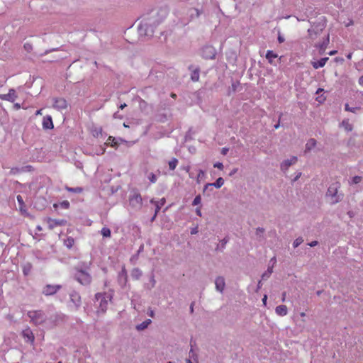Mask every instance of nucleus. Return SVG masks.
<instances>
[{"label": "nucleus", "instance_id": "nucleus-1", "mask_svg": "<svg viewBox=\"0 0 363 363\" xmlns=\"http://www.w3.org/2000/svg\"><path fill=\"white\" fill-rule=\"evenodd\" d=\"M168 9L166 7L154 9L142 16L138 26L140 36L152 37L155 28L167 16Z\"/></svg>", "mask_w": 363, "mask_h": 363}, {"label": "nucleus", "instance_id": "nucleus-2", "mask_svg": "<svg viewBox=\"0 0 363 363\" xmlns=\"http://www.w3.org/2000/svg\"><path fill=\"white\" fill-rule=\"evenodd\" d=\"M91 262H89L88 265H86L84 267V269H82V267L79 268V267H78L76 269V272L74 274V279L82 285L87 286L89 285L91 282V276L86 271V269L89 268Z\"/></svg>", "mask_w": 363, "mask_h": 363}, {"label": "nucleus", "instance_id": "nucleus-3", "mask_svg": "<svg viewBox=\"0 0 363 363\" xmlns=\"http://www.w3.org/2000/svg\"><path fill=\"white\" fill-rule=\"evenodd\" d=\"M111 295H108L106 293H97L95 294L96 301L98 302L96 313H104L108 308V301H111Z\"/></svg>", "mask_w": 363, "mask_h": 363}, {"label": "nucleus", "instance_id": "nucleus-4", "mask_svg": "<svg viewBox=\"0 0 363 363\" xmlns=\"http://www.w3.org/2000/svg\"><path fill=\"white\" fill-rule=\"evenodd\" d=\"M340 187V184L339 182H335L330 184L328 189L326 196L330 198L332 203H336L342 199L343 195L338 194Z\"/></svg>", "mask_w": 363, "mask_h": 363}, {"label": "nucleus", "instance_id": "nucleus-5", "mask_svg": "<svg viewBox=\"0 0 363 363\" xmlns=\"http://www.w3.org/2000/svg\"><path fill=\"white\" fill-rule=\"evenodd\" d=\"M28 316L35 325H40L46 320V315L42 311H30L28 312Z\"/></svg>", "mask_w": 363, "mask_h": 363}, {"label": "nucleus", "instance_id": "nucleus-6", "mask_svg": "<svg viewBox=\"0 0 363 363\" xmlns=\"http://www.w3.org/2000/svg\"><path fill=\"white\" fill-rule=\"evenodd\" d=\"M129 204L135 210H140L143 205V199L138 192H133L129 196Z\"/></svg>", "mask_w": 363, "mask_h": 363}, {"label": "nucleus", "instance_id": "nucleus-7", "mask_svg": "<svg viewBox=\"0 0 363 363\" xmlns=\"http://www.w3.org/2000/svg\"><path fill=\"white\" fill-rule=\"evenodd\" d=\"M325 28L323 23H318L317 25H313L311 28L308 30V35L311 38L315 39L317 35H320V33Z\"/></svg>", "mask_w": 363, "mask_h": 363}, {"label": "nucleus", "instance_id": "nucleus-8", "mask_svg": "<svg viewBox=\"0 0 363 363\" xmlns=\"http://www.w3.org/2000/svg\"><path fill=\"white\" fill-rule=\"evenodd\" d=\"M118 283L122 289H125L128 284V273L125 266L122 267L118 274Z\"/></svg>", "mask_w": 363, "mask_h": 363}, {"label": "nucleus", "instance_id": "nucleus-9", "mask_svg": "<svg viewBox=\"0 0 363 363\" xmlns=\"http://www.w3.org/2000/svg\"><path fill=\"white\" fill-rule=\"evenodd\" d=\"M202 57L205 59H213L216 57V51L211 45L204 46L202 48Z\"/></svg>", "mask_w": 363, "mask_h": 363}, {"label": "nucleus", "instance_id": "nucleus-10", "mask_svg": "<svg viewBox=\"0 0 363 363\" xmlns=\"http://www.w3.org/2000/svg\"><path fill=\"white\" fill-rule=\"evenodd\" d=\"M62 288L61 285H51L47 284L43 289L42 293L45 296H51L55 294L60 289Z\"/></svg>", "mask_w": 363, "mask_h": 363}, {"label": "nucleus", "instance_id": "nucleus-11", "mask_svg": "<svg viewBox=\"0 0 363 363\" xmlns=\"http://www.w3.org/2000/svg\"><path fill=\"white\" fill-rule=\"evenodd\" d=\"M67 102L63 98H54L53 107L57 111H62L67 108Z\"/></svg>", "mask_w": 363, "mask_h": 363}, {"label": "nucleus", "instance_id": "nucleus-12", "mask_svg": "<svg viewBox=\"0 0 363 363\" xmlns=\"http://www.w3.org/2000/svg\"><path fill=\"white\" fill-rule=\"evenodd\" d=\"M224 184V180L222 177H219L216 179V181L214 182V183H208L206 184L205 186H204V188H203V193H205L206 191L210 190V191H212L213 190V186L217 188V189H219Z\"/></svg>", "mask_w": 363, "mask_h": 363}, {"label": "nucleus", "instance_id": "nucleus-13", "mask_svg": "<svg viewBox=\"0 0 363 363\" xmlns=\"http://www.w3.org/2000/svg\"><path fill=\"white\" fill-rule=\"evenodd\" d=\"M69 298L71 302L74 305V310H78L82 303L81 296H79V294L76 291H72L69 294Z\"/></svg>", "mask_w": 363, "mask_h": 363}, {"label": "nucleus", "instance_id": "nucleus-14", "mask_svg": "<svg viewBox=\"0 0 363 363\" xmlns=\"http://www.w3.org/2000/svg\"><path fill=\"white\" fill-rule=\"evenodd\" d=\"M297 160H298V158L296 156H292L290 159L284 160L281 163V165H280V168H281V171H283L284 172L286 171H287L289 167L291 165L294 164L297 162Z\"/></svg>", "mask_w": 363, "mask_h": 363}, {"label": "nucleus", "instance_id": "nucleus-15", "mask_svg": "<svg viewBox=\"0 0 363 363\" xmlns=\"http://www.w3.org/2000/svg\"><path fill=\"white\" fill-rule=\"evenodd\" d=\"M17 98L16 91L13 89H10L8 94H0V99L13 102Z\"/></svg>", "mask_w": 363, "mask_h": 363}, {"label": "nucleus", "instance_id": "nucleus-16", "mask_svg": "<svg viewBox=\"0 0 363 363\" xmlns=\"http://www.w3.org/2000/svg\"><path fill=\"white\" fill-rule=\"evenodd\" d=\"M67 221L64 219L48 218V223L50 229H53L56 226H62L66 224Z\"/></svg>", "mask_w": 363, "mask_h": 363}, {"label": "nucleus", "instance_id": "nucleus-17", "mask_svg": "<svg viewBox=\"0 0 363 363\" xmlns=\"http://www.w3.org/2000/svg\"><path fill=\"white\" fill-rule=\"evenodd\" d=\"M22 335L26 342L32 344L34 342L35 337L32 330L29 328L23 330Z\"/></svg>", "mask_w": 363, "mask_h": 363}, {"label": "nucleus", "instance_id": "nucleus-18", "mask_svg": "<svg viewBox=\"0 0 363 363\" xmlns=\"http://www.w3.org/2000/svg\"><path fill=\"white\" fill-rule=\"evenodd\" d=\"M216 289L220 292H223L225 286V279L223 277H218L215 280Z\"/></svg>", "mask_w": 363, "mask_h": 363}, {"label": "nucleus", "instance_id": "nucleus-19", "mask_svg": "<svg viewBox=\"0 0 363 363\" xmlns=\"http://www.w3.org/2000/svg\"><path fill=\"white\" fill-rule=\"evenodd\" d=\"M54 127L52 117L50 116H46L43 119V128L45 130L52 129Z\"/></svg>", "mask_w": 363, "mask_h": 363}, {"label": "nucleus", "instance_id": "nucleus-20", "mask_svg": "<svg viewBox=\"0 0 363 363\" xmlns=\"http://www.w3.org/2000/svg\"><path fill=\"white\" fill-rule=\"evenodd\" d=\"M150 203L155 205V211H156V213H158L161 208L165 204L166 199L165 198H162L160 201H156L154 199H152L150 200Z\"/></svg>", "mask_w": 363, "mask_h": 363}, {"label": "nucleus", "instance_id": "nucleus-21", "mask_svg": "<svg viewBox=\"0 0 363 363\" xmlns=\"http://www.w3.org/2000/svg\"><path fill=\"white\" fill-rule=\"evenodd\" d=\"M276 313L281 316H284L287 314L288 310L285 305H279L275 308Z\"/></svg>", "mask_w": 363, "mask_h": 363}, {"label": "nucleus", "instance_id": "nucleus-22", "mask_svg": "<svg viewBox=\"0 0 363 363\" xmlns=\"http://www.w3.org/2000/svg\"><path fill=\"white\" fill-rule=\"evenodd\" d=\"M328 60V57H323L316 62H312L313 67L315 69L321 68L325 66V65Z\"/></svg>", "mask_w": 363, "mask_h": 363}, {"label": "nucleus", "instance_id": "nucleus-23", "mask_svg": "<svg viewBox=\"0 0 363 363\" xmlns=\"http://www.w3.org/2000/svg\"><path fill=\"white\" fill-rule=\"evenodd\" d=\"M131 277L135 280H139L142 275L143 272L139 268H134L130 273Z\"/></svg>", "mask_w": 363, "mask_h": 363}, {"label": "nucleus", "instance_id": "nucleus-24", "mask_svg": "<svg viewBox=\"0 0 363 363\" xmlns=\"http://www.w3.org/2000/svg\"><path fill=\"white\" fill-rule=\"evenodd\" d=\"M278 57L277 54L274 53L272 50H267L266 53V58L268 60V62L273 65V60L274 59Z\"/></svg>", "mask_w": 363, "mask_h": 363}, {"label": "nucleus", "instance_id": "nucleus-25", "mask_svg": "<svg viewBox=\"0 0 363 363\" xmlns=\"http://www.w3.org/2000/svg\"><path fill=\"white\" fill-rule=\"evenodd\" d=\"M316 145V140L313 138L309 139L306 144V152L311 151Z\"/></svg>", "mask_w": 363, "mask_h": 363}, {"label": "nucleus", "instance_id": "nucleus-26", "mask_svg": "<svg viewBox=\"0 0 363 363\" xmlns=\"http://www.w3.org/2000/svg\"><path fill=\"white\" fill-rule=\"evenodd\" d=\"M199 72L200 69L199 67H196L192 69L191 74V79L193 82H198L199 79Z\"/></svg>", "mask_w": 363, "mask_h": 363}, {"label": "nucleus", "instance_id": "nucleus-27", "mask_svg": "<svg viewBox=\"0 0 363 363\" xmlns=\"http://www.w3.org/2000/svg\"><path fill=\"white\" fill-rule=\"evenodd\" d=\"M151 322L152 321L150 319H147L145 321H143V323H141L140 324L136 326V329L139 331L143 330L148 327V325L151 323Z\"/></svg>", "mask_w": 363, "mask_h": 363}, {"label": "nucleus", "instance_id": "nucleus-28", "mask_svg": "<svg viewBox=\"0 0 363 363\" xmlns=\"http://www.w3.org/2000/svg\"><path fill=\"white\" fill-rule=\"evenodd\" d=\"M118 140L125 142V140H122L121 138L117 139V138L110 136L108 139V142L106 143V144L109 143L110 141H111V146L113 147H116L118 144Z\"/></svg>", "mask_w": 363, "mask_h": 363}, {"label": "nucleus", "instance_id": "nucleus-29", "mask_svg": "<svg viewBox=\"0 0 363 363\" xmlns=\"http://www.w3.org/2000/svg\"><path fill=\"white\" fill-rule=\"evenodd\" d=\"M329 43V34L327 35L326 38L320 43L318 47L319 48L320 51H325L326 47Z\"/></svg>", "mask_w": 363, "mask_h": 363}, {"label": "nucleus", "instance_id": "nucleus-30", "mask_svg": "<svg viewBox=\"0 0 363 363\" xmlns=\"http://www.w3.org/2000/svg\"><path fill=\"white\" fill-rule=\"evenodd\" d=\"M362 177L354 176L349 181V184L351 186L353 184H357L360 183L362 182Z\"/></svg>", "mask_w": 363, "mask_h": 363}, {"label": "nucleus", "instance_id": "nucleus-31", "mask_svg": "<svg viewBox=\"0 0 363 363\" xmlns=\"http://www.w3.org/2000/svg\"><path fill=\"white\" fill-rule=\"evenodd\" d=\"M178 160L177 158H172L168 163L169 168L170 170H174L178 164Z\"/></svg>", "mask_w": 363, "mask_h": 363}, {"label": "nucleus", "instance_id": "nucleus-32", "mask_svg": "<svg viewBox=\"0 0 363 363\" xmlns=\"http://www.w3.org/2000/svg\"><path fill=\"white\" fill-rule=\"evenodd\" d=\"M31 269H32V265H31L30 263H26V264H24V266L23 267V274L26 275V276L29 274Z\"/></svg>", "mask_w": 363, "mask_h": 363}, {"label": "nucleus", "instance_id": "nucleus-33", "mask_svg": "<svg viewBox=\"0 0 363 363\" xmlns=\"http://www.w3.org/2000/svg\"><path fill=\"white\" fill-rule=\"evenodd\" d=\"M264 233V229L263 228L259 227L256 229V236L257 237V238L259 240H261L263 238Z\"/></svg>", "mask_w": 363, "mask_h": 363}, {"label": "nucleus", "instance_id": "nucleus-34", "mask_svg": "<svg viewBox=\"0 0 363 363\" xmlns=\"http://www.w3.org/2000/svg\"><path fill=\"white\" fill-rule=\"evenodd\" d=\"M101 235L104 237L109 238L111 237V230L108 228L104 227L101 229Z\"/></svg>", "mask_w": 363, "mask_h": 363}, {"label": "nucleus", "instance_id": "nucleus-35", "mask_svg": "<svg viewBox=\"0 0 363 363\" xmlns=\"http://www.w3.org/2000/svg\"><path fill=\"white\" fill-rule=\"evenodd\" d=\"M66 189L69 192H72V193H76V194L81 193L83 190L82 188H81V187H75V188L67 187Z\"/></svg>", "mask_w": 363, "mask_h": 363}, {"label": "nucleus", "instance_id": "nucleus-36", "mask_svg": "<svg viewBox=\"0 0 363 363\" xmlns=\"http://www.w3.org/2000/svg\"><path fill=\"white\" fill-rule=\"evenodd\" d=\"M20 173H22L21 167H12L10 170V174L11 175H15Z\"/></svg>", "mask_w": 363, "mask_h": 363}, {"label": "nucleus", "instance_id": "nucleus-37", "mask_svg": "<svg viewBox=\"0 0 363 363\" xmlns=\"http://www.w3.org/2000/svg\"><path fill=\"white\" fill-rule=\"evenodd\" d=\"M74 243V240L72 238H68L65 242V244L68 248H71Z\"/></svg>", "mask_w": 363, "mask_h": 363}, {"label": "nucleus", "instance_id": "nucleus-38", "mask_svg": "<svg viewBox=\"0 0 363 363\" xmlns=\"http://www.w3.org/2000/svg\"><path fill=\"white\" fill-rule=\"evenodd\" d=\"M150 286H147V288L149 289H151L155 287V284H156V281H155V276L153 274H152V275L150 276Z\"/></svg>", "mask_w": 363, "mask_h": 363}, {"label": "nucleus", "instance_id": "nucleus-39", "mask_svg": "<svg viewBox=\"0 0 363 363\" xmlns=\"http://www.w3.org/2000/svg\"><path fill=\"white\" fill-rule=\"evenodd\" d=\"M303 242V240L302 238L299 237L298 238H296L294 242H293V247L294 248H296L297 247H298L302 242Z\"/></svg>", "mask_w": 363, "mask_h": 363}, {"label": "nucleus", "instance_id": "nucleus-40", "mask_svg": "<svg viewBox=\"0 0 363 363\" xmlns=\"http://www.w3.org/2000/svg\"><path fill=\"white\" fill-rule=\"evenodd\" d=\"M147 177L150 182L152 184L155 183L157 180V177L152 172L150 173Z\"/></svg>", "mask_w": 363, "mask_h": 363}, {"label": "nucleus", "instance_id": "nucleus-41", "mask_svg": "<svg viewBox=\"0 0 363 363\" xmlns=\"http://www.w3.org/2000/svg\"><path fill=\"white\" fill-rule=\"evenodd\" d=\"M191 11L192 12L190 14L191 18H194V17L198 18L200 16V14H201V12L197 9H193L191 10Z\"/></svg>", "mask_w": 363, "mask_h": 363}, {"label": "nucleus", "instance_id": "nucleus-42", "mask_svg": "<svg viewBox=\"0 0 363 363\" xmlns=\"http://www.w3.org/2000/svg\"><path fill=\"white\" fill-rule=\"evenodd\" d=\"M342 125L344 126L347 131H351L352 130V125H350L348 121H343Z\"/></svg>", "mask_w": 363, "mask_h": 363}, {"label": "nucleus", "instance_id": "nucleus-43", "mask_svg": "<svg viewBox=\"0 0 363 363\" xmlns=\"http://www.w3.org/2000/svg\"><path fill=\"white\" fill-rule=\"evenodd\" d=\"M201 196L200 195H198L196 196L193 202H192V205L193 206H197V205H199L201 203Z\"/></svg>", "mask_w": 363, "mask_h": 363}, {"label": "nucleus", "instance_id": "nucleus-44", "mask_svg": "<svg viewBox=\"0 0 363 363\" xmlns=\"http://www.w3.org/2000/svg\"><path fill=\"white\" fill-rule=\"evenodd\" d=\"M359 108L358 107H350L349 105L347 104H345V110L347 111H350V112H352V113H355L356 111L359 110Z\"/></svg>", "mask_w": 363, "mask_h": 363}, {"label": "nucleus", "instance_id": "nucleus-45", "mask_svg": "<svg viewBox=\"0 0 363 363\" xmlns=\"http://www.w3.org/2000/svg\"><path fill=\"white\" fill-rule=\"evenodd\" d=\"M22 172H31L33 169V167L31 165H26L21 167Z\"/></svg>", "mask_w": 363, "mask_h": 363}, {"label": "nucleus", "instance_id": "nucleus-46", "mask_svg": "<svg viewBox=\"0 0 363 363\" xmlns=\"http://www.w3.org/2000/svg\"><path fill=\"white\" fill-rule=\"evenodd\" d=\"M60 206L65 209H67L69 207V202L68 201H63L60 203Z\"/></svg>", "mask_w": 363, "mask_h": 363}, {"label": "nucleus", "instance_id": "nucleus-47", "mask_svg": "<svg viewBox=\"0 0 363 363\" xmlns=\"http://www.w3.org/2000/svg\"><path fill=\"white\" fill-rule=\"evenodd\" d=\"M205 175V172L202 169L199 171L198 177H197V182H199L200 179L203 177Z\"/></svg>", "mask_w": 363, "mask_h": 363}, {"label": "nucleus", "instance_id": "nucleus-48", "mask_svg": "<svg viewBox=\"0 0 363 363\" xmlns=\"http://www.w3.org/2000/svg\"><path fill=\"white\" fill-rule=\"evenodd\" d=\"M213 167L216 168H218L220 170H222L224 167L223 163L220 162H217L214 163Z\"/></svg>", "mask_w": 363, "mask_h": 363}, {"label": "nucleus", "instance_id": "nucleus-49", "mask_svg": "<svg viewBox=\"0 0 363 363\" xmlns=\"http://www.w3.org/2000/svg\"><path fill=\"white\" fill-rule=\"evenodd\" d=\"M271 276L270 274V272L269 271H266L264 272L262 275V279H268L269 277Z\"/></svg>", "mask_w": 363, "mask_h": 363}, {"label": "nucleus", "instance_id": "nucleus-50", "mask_svg": "<svg viewBox=\"0 0 363 363\" xmlns=\"http://www.w3.org/2000/svg\"><path fill=\"white\" fill-rule=\"evenodd\" d=\"M17 201L20 206H23L24 204L23 199L21 196H17Z\"/></svg>", "mask_w": 363, "mask_h": 363}, {"label": "nucleus", "instance_id": "nucleus-51", "mask_svg": "<svg viewBox=\"0 0 363 363\" xmlns=\"http://www.w3.org/2000/svg\"><path fill=\"white\" fill-rule=\"evenodd\" d=\"M228 242V239L227 238H223L222 240H221V247L222 248H224L226 243Z\"/></svg>", "mask_w": 363, "mask_h": 363}, {"label": "nucleus", "instance_id": "nucleus-52", "mask_svg": "<svg viewBox=\"0 0 363 363\" xmlns=\"http://www.w3.org/2000/svg\"><path fill=\"white\" fill-rule=\"evenodd\" d=\"M24 48L25 49L27 50V51H30V50H32V45L30 44H28V43H26L24 45Z\"/></svg>", "mask_w": 363, "mask_h": 363}, {"label": "nucleus", "instance_id": "nucleus-53", "mask_svg": "<svg viewBox=\"0 0 363 363\" xmlns=\"http://www.w3.org/2000/svg\"><path fill=\"white\" fill-rule=\"evenodd\" d=\"M318 244V241H316V240H314V241H312V242H311L310 243H308V245H309L310 247H315V246H316Z\"/></svg>", "mask_w": 363, "mask_h": 363}, {"label": "nucleus", "instance_id": "nucleus-54", "mask_svg": "<svg viewBox=\"0 0 363 363\" xmlns=\"http://www.w3.org/2000/svg\"><path fill=\"white\" fill-rule=\"evenodd\" d=\"M199 230H198V227H195L194 228L191 229V235H194V234H196L198 233Z\"/></svg>", "mask_w": 363, "mask_h": 363}, {"label": "nucleus", "instance_id": "nucleus-55", "mask_svg": "<svg viewBox=\"0 0 363 363\" xmlns=\"http://www.w3.org/2000/svg\"><path fill=\"white\" fill-rule=\"evenodd\" d=\"M196 213L197 216H202V213H201V207H198L196 208Z\"/></svg>", "mask_w": 363, "mask_h": 363}, {"label": "nucleus", "instance_id": "nucleus-56", "mask_svg": "<svg viewBox=\"0 0 363 363\" xmlns=\"http://www.w3.org/2000/svg\"><path fill=\"white\" fill-rule=\"evenodd\" d=\"M228 152V148L227 147H223L221 150V153L222 155H225L227 154V152Z\"/></svg>", "mask_w": 363, "mask_h": 363}, {"label": "nucleus", "instance_id": "nucleus-57", "mask_svg": "<svg viewBox=\"0 0 363 363\" xmlns=\"http://www.w3.org/2000/svg\"><path fill=\"white\" fill-rule=\"evenodd\" d=\"M278 41H279V43H283V42L284 41V38L283 36H281V35H279L278 36Z\"/></svg>", "mask_w": 363, "mask_h": 363}, {"label": "nucleus", "instance_id": "nucleus-58", "mask_svg": "<svg viewBox=\"0 0 363 363\" xmlns=\"http://www.w3.org/2000/svg\"><path fill=\"white\" fill-rule=\"evenodd\" d=\"M301 176V172H298L296 176L294 179V182L297 181L300 178Z\"/></svg>", "mask_w": 363, "mask_h": 363}, {"label": "nucleus", "instance_id": "nucleus-59", "mask_svg": "<svg viewBox=\"0 0 363 363\" xmlns=\"http://www.w3.org/2000/svg\"><path fill=\"white\" fill-rule=\"evenodd\" d=\"M147 314H148L150 317H152V318H153V317H154V315H155V313H154V311H153L152 310H150V311H148Z\"/></svg>", "mask_w": 363, "mask_h": 363}, {"label": "nucleus", "instance_id": "nucleus-60", "mask_svg": "<svg viewBox=\"0 0 363 363\" xmlns=\"http://www.w3.org/2000/svg\"><path fill=\"white\" fill-rule=\"evenodd\" d=\"M261 287H262V281H259L256 291H258L261 289Z\"/></svg>", "mask_w": 363, "mask_h": 363}, {"label": "nucleus", "instance_id": "nucleus-61", "mask_svg": "<svg viewBox=\"0 0 363 363\" xmlns=\"http://www.w3.org/2000/svg\"><path fill=\"white\" fill-rule=\"evenodd\" d=\"M237 171H238V169H237V168L233 169L230 172V173L229 174V175H230V176H233L234 174H235V173L237 172Z\"/></svg>", "mask_w": 363, "mask_h": 363}, {"label": "nucleus", "instance_id": "nucleus-62", "mask_svg": "<svg viewBox=\"0 0 363 363\" xmlns=\"http://www.w3.org/2000/svg\"><path fill=\"white\" fill-rule=\"evenodd\" d=\"M267 296L264 295L262 300L264 305H266V303H267Z\"/></svg>", "mask_w": 363, "mask_h": 363}, {"label": "nucleus", "instance_id": "nucleus-63", "mask_svg": "<svg viewBox=\"0 0 363 363\" xmlns=\"http://www.w3.org/2000/svg\"><path fill=\"white\" fill-rule=\"evenodd\" d=\"M359 84L363 86V75L359 79Z\"/></svg>", "mask_w": 363, "mask_h": 363}, {"label": "nucleus", "instance_id": "nucleus-64", "mask_svg": "<svg viewBox=\"0 0 363 363\" xmlns=\"http://www.w3.org/2000/svg\"><path fill=\"white\" fill-rule=\"evenodd\" d=\"M157 214H158V213H156V211H155V213H154L153 216H152V218H151V221H152V222L155 220V219L156 218V217H157Z\"/></svg>", "mask_w": 363, "mask_h": 363}]
</instances>
